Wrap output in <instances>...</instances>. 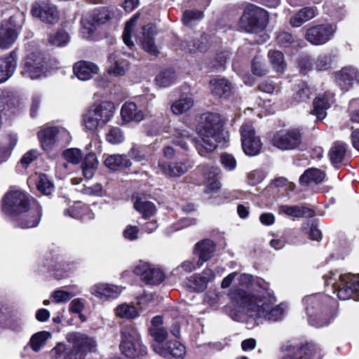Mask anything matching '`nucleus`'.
I'll return each mask as SVG.
<instances>
[{"instance_id": "1", "label": "nucleus", "mask_w": 359, "mask_h": 359, "mask_svg": "<svg viewBox=\"0 0 359 359\" xmlns=\"http://www.w3.org/2000/svg\"><path fill=\"white\" fill-rule=\"evenodd\" d=\"M229 296L257 324L264 320L278 321L284 316L285 304H280L272 308L277 299L269 284L262 279L255 280L250 274L240 275L238 283L231 290Z\"/></svg>"}, {"instance_id": "2", "label": "nucleus", "mask_w": 359, "mask_h": 359, "mask_svg": "<svg viewBox=\"0 0 359 359\" xmlns=\"http://www.w3.org/2000/svg\"><path fill=\"white\" fill-rule=\"evenodd\" d=\"M198 126V139H193L186 131H177L174 143L184 149H188L187 141L193 142L201 156L214 151L218 144H223V121L221 116L215 113H206L201 117Z\"/></svg>"}, {"instance_id": "3", "label": "nucleus", "mask_w": 359, "mask_h": 359, "mask_svg": "<svg viewBox=\"0 0 359 359\" xmlns=\"http://www.w3.org/2000/svg\"><path fill=\"white\" fill-rule=\"evenodd\" d=\"M3 211L7 215H15V226L22 229L36 226L41 217V207L34 203L29 207L26 194L21 190H11L4 198Z\"/></svg>"}, {"instance_id": "4", "label": "nucleus", "mask_w": 359, "mask_h": 359, "mask_svg": "<svg viewBox=\"0 0 359 359\" xmlns=\"http://www.w3.org/2000/svg\"><path fill=\"white\" fill-rule=\"evenodd\" d=\"M309 323L316 327L327 325L336 316L334 301L324 294L308 295L303 299Z\"/></svg>"}, {"instance_id": "5", "label": "nucleus", "mask_w": 359, "mask_h": 359, "mask_svg": "<svg viewBox=\"0 0 359 359\" xmlns=\"http://www.w3.org/2000/svg\"><path fill=\"white\" fill-rule=\"evenodd\" d=\"M324 278L327 285L332 284L333 292L337 293L340 300H359V274L330 272Z\"/></svg>"}, {"instance_id": "6", "label": "nucleus", "mask_w": 359, "mask_h": 359, "mask_svg": "<svg viewBox=\"0 0 359 359\" xmlns=\"http://www.w3.org/2000/svg\"><path fill=\"white\" fill-rule=\"evenodd\" d=\"M116 107L112 102L94 104L83 115L82 123L86 130L95 131L104 127L114 116Z\"/></svg>"}, {"instance_id": "7", "label": "nucleus", "mask_w": 359, "mask_h": 359, "mask_svg": "<svg viewBox=\"0 0 359 359\" xmlns=\"http://www.w3.org/2000/svg\"><path fill=\"white\" fill-rule=\"evenodd\" d=\"M120 350L123 355L131 359L147 354V347L142 344L140 334L133 325L125 326L122 329Z\"/></svg>"}, {"instance_id": "8", "label": "nucleus", "mask_w": 359, "mask_h": 359, "mask_svg": "<svg viewBox=\"0 0 359 359\" xmlns=\"http://www.w3.org/2000/svg\"><path fill=\"white\" fill-rule=\"evenodd\" d=\"M280 359H321L319 347L313 343L296 344L288 341L282 345Z\"/></svg>"}, {"instance_id": "9", "label": "nucleus", "mask_w": 359, "mask_h": 359, "mask_svg": "<svg viewBox=\"0 0 359 359\" xmlns=\"http://www.w3.org/2000/svg\"><path fill=\"white\" fill-rule=\"evenodd\" d=\"M269 20L264 9L255 5H248L241 18V26L247 32H257L264 29Z\"/></svg>"}, {"instance_id": "10", "label": "nucleus", "mask_w": 359, "mask_h": 359, "mask_svg": "<svg viewBox=\"0 0 359 359\" xmlns=\"http://www.w3.org/2000/svg\"><path fill=\"white\" fill-rule=\"evenodd\" d=\"M22 13H18L0 24V48L8 49L16 41L23 21Z\"/></svg>"}, {"instance_id": "11", "label": "nucleus", "mask_w": 359, "mask_h": 359, "mask_svg": "<svg viewBox=\"0 0 359 359\" xmlns=\"http://www.w3.org/2000/svg\"><path fill=\"white\" fill-rule=\"evenodd\" d=\"M337 29V25L332 23L313 26L306 30L305 38L313 45H323L331 40Z\"/></svg>"}, {"instance_id": "12", "label": "nucleus", "mask_w": 359, "mask_h": 359, "mask_svg": "<svg viewBox=\"0 0 359 359\" xmlns=\"http://www.w3.org/2000/svg\"><path fill=\"white\" fill-rule=\"evenodd\" d=\"M41 147L49 151L57 141L68 142L70 140L69 133L64 128H45L38 133Z\"/></svg>"}, {"instance_id": "13", "label": "nucleus", "mask_w": 359, "mask_h": 359, "mask_svg": "<svg viewBox=\"0 0 359 359\" xmlns=\"http://www.w3.org/2000/svg\"><path fill=\"white\" fill-rule=\"evenodd\" d=\"M67 341L72 345V350L76 353L78 359L93 351L97 343L94 338L81 332H72L67 334Z\"/></svg>"}, {"instance_id": "14", "label": "nucleus", "mask_w": 359, "mask_h": 359, "mask_svg": "<svg viewBox=\"0 0 359 359\" xmlns=\"http://www.w3.org/2000/svg\"><path fill=\"white\" fill-rule=\"evenodd\" d=\"M163 318L160 316L154 317L151 320V326L149 329L150 335L154 340L153 344L154 351L158 355H165L168 353L164 349L163 344L166 343L168 333L163 326Z\"/></svg>"}, {"instance_id": "15", "label": "nucleus", "mask_w": 359, "mask_h": 359, "mask_svg": "<svg viewBox=\"0 0 359 359\" xmlns=\"http://www.w3.org/2000/svg\"><path fill=\"white\" fill-rule=\"evenodd\" d=\"M243 151L248 156L257 155L262 149L260 138L255 135L252 126L243 124L240 130Z\"/></svg>"}, {"instance_id": "16", "label": "nucleus", "mask_w": 359, "mask_h": 359, "mask_svg": "<svg viewBox=\"0 0 359 359\" xmlns=\"http://www.w3.org/2000/svg\"><path fill=\"white\" fill-rule=\"evenodd\" d=\"M273 144L282 150H291L298 147L302 142V134L297 128L280 131L273 137Z\"/></svg>"}, {"instance_id": "17", "label": "nucleus", "mask_w": 359, "mask_h": 359, "mask_svg": "<svg viewBox=\"0 0 359 359\" xmlns=\"http://www.w3.org/2000/svg\"><path fill=\"white\" fill-rule=\"evenodd\" d=\"M134 272L141 276L147 284L156 285L164 280L163 272L158 267L148 262H140L135 268Z\"/></svg>"}, {"instance_id": "18", "label": "nucleus", "mask_w": 359, "mask_h": 359, "mask_svg": "<svg viewBox=\"0 0 359 359\" xmlns=\"http://www.w3.org/2000/svg\"><path fill=\"white\" fill-rule=\"evenodd\" d=\"M31 13L34 17L39 18L41 21L48 24L56 23L60 18L58 10L51 4L35 3L32 6Z\"/></svg>"}, {"instance_id": "19", "label": "nucleus", "mask_w": 359, "mask_h": 359, "mask_svg": "<svg viewBox=\"0 0 359 359\" xmlns=\"http://www.w3.org/2000/svg\"><path fill=\"white\" fill-rule=\"evenodd\" d=\"M46 67L43 65V59L39 56L32 55L26 58L23 74L25 76L31 79H36L45 76Z\"/></svg>"}, {"instance_id": "20", "label": "nucleus", "mask_w": 359, "mask_h": 359, "mask_svg": "<svg viewBox=\"0 0 359 359\" xmlns=\"http://www.w3.org/2000/svg\"><path fill=\"white\" fill-rule=\"evenodd\" d=\"M121 116L123 121L126 123H139L151 116L148 111L138 109L136 104L132 102H126L123 104L121 109Z\"/></svg>"}, {"instance_id": "21", "label": "nucleus", "mask_w": 359, "mask_h": 359, "mask_svg": "<svg viewBox=\"0 0 359 359\" xmlns=\"http://www.w3.org/2000/svg\"><path fill=\"white\" fill-rule=\"evenodd\" d=\"M108 62L107 72L111 75L115 76H123L128 69L129 63L119 51L111 53L108 57Z\"/></svg>"}, {"instance_id": "22", "label": "nucleus", "mask_w": 359, "mask_h": 359, "mask_svg": "<svg viewBox=\"0 0 359 359\" xmlns=\"http://www.w3.org/2000/svg\"><path fill=\"white\" fill-rule=\"evenodd\" d=\"M334 95L327 92L320 95L313 101V110L311 114L316 116L319 120L324 119L327 116L326 110L334 103Z\"/></svg>"}, {"instance_id": "23", "label": "nucleus", "mask_w": 359, "mask_h": 359, "mask_svg": "<svg viewBox=\"0 0 359 359\" xmlns=\"http://www.w3.org/2000/svg\"><path fill=\"white\" fill-rule=\"evenodd\" d=\"M91 294L100 299H116L122 292V289L114 285L100 283L93 285Z\"/></svg>"}, {"instance_id": "24", "label": "nucleus", "mask_w": 359, "mask_h": 359, "mask_svg": "<svg viewBox=\"0 0 359 359\" xmlns=\"http://www.w3.org/2000/svg\"><path fill=\"white\" fill-rule=\"evenodd\" d=\"M16 67L15 50L11 52L8 56L0 58V83L7 81L13 74Z\"/></svg>"}, {"instance_id": "25", "label": "nucleus", "mask_w": 359, "mask_h": 359, "mask_svg": "<svg viewBox=\"0 0 359 359\" xmlns=\"http://www.w3.org/2000/svg\"><path fill=\"white\" fill-rule=\"evenodd\" d=\"M355 81L359 83V72L353 67H346L336 74V81L343 89L347 90Z\"/></svg>"}, {"instance_id": "26", "label": "nucleus", "mask_w": 359, "mask_h": 359, "mask_svg": "<svg viewBox=\"0 0 359 359\" xmlns=\"http://www.w3.org/2000/svg\"><path fill=\"white\" fill-rule=\"evenodd\" d=\"M156 33V27L151 24H148L142 28V37L137 36V38H139L142 43L143 49L153 55H156L158 53V48L152 38Z\"/></svg>"}, {"instance_id": "27", "label": "nucleus", "mask_w": 359, "mask_h": 359, "mask_svg": "<svg viewBox=\"0 0 359 359\" xmlns=\"http://www.w3.org/2000/svg\"><path fill=\"white\" fill-rule=\"evenodd\" d=\"M216 245L210 239H204L195 245L194 252L198 257V262L202 265L204 262L210 259L215 252Z\"/></svg>"}, {"instance_id": "28", "label": "nucleus", "mask_w": 359, "mask_h": 359, "mask_svg": "<svg viewBox=\"0 0 359 359\" xmlns=\"http://www.w3.org/2000/svg\"><path fill=\"white\" fill-rule=\"evenodd\" d=\"M98 72V66L91 62L79 61L74 66V74L81 81L90 79Z\"/></svg>"}, {"instance_id": "29", "label": "nucleus", "mask_w": 359, "mask_h": 359, "mask_svg": "<svg viewBox=\"0 0 359 359\" xmlns=\"http://www.w3.org/2000/svg\"><path fill=\"white\" fill-rule=\"evenodd\" d=\"M210 86L212 94L219 97L229 96L233 89L232 83L224 78L211 80Z\"/></svg>"}, {"instance_id": "30", "label": "nucleus", "mask_w": 359, "mask_h": 359, "mask_svg": "<svg viewBox=\"0 0 359 359\" xmlns=\"http://www.w3.org/2000/svg\"><path fill=\"white\" fill-rule=\"evenodd\" d=\"M158 168L163 175L170 177H180L188 170V166L184 163H167L160 161Z\"/></svg>"}, {"instance_id": "31", "label": "nucleus", "mask_w": 359, "mask_h": 359, "mask_svg": "<svg viewBox=\"0 0 359 359\" xmlns=\"http://www.w3.org/2000/svg\"><path fill=\"white\" fill-rule=\"evenodd\" d=\"M278 212L280 214H285L287 216L294 217H311L315 215L313 210L305 206L299 205H280L278 207Z\"/></svg>"}, {"instance_id": "32", "label": "nucleus", "mask_w": 359, "mask_h": 359, "mask_svg": "<svg viewBox=\"0 0 359 359\" xmlns=\"http://www.w3.org/2000/svg\"><path fill=\"white\" fill-rule=\"evenodd\" d=\"M65 216H69L74 219H93V213L89 207L81 202H76L74 205L64 211Z\"/></svg>"}, {"instance_id": "33", "label": "nucleus", "mask_w": 359, "mask_h": 359, "mask_svg": "<svg viewBox=\"0 0 359 359\" xmlns=\"http://www.w3.org/2000/svg\"><path fill=\"white\" fill-rule=\"evenodd\" d=\"M325 177V173L320 169L311 168L306 170L299 177L301 185H309L311 184H320Z\"/></svg>"}, {"instance_id": "34", "label": "nucleus", "mask_w": 359, "mask_h": 359, "mask_svg": "<svg viewBox=\"0 0 359 359\" xmlns=\"http://www.w3.org/2000/svg\"><path fill=\"white\" fill-rule=\"evenodd\" d=\"M316 15V10L313 8L304 7L290 18V25L293 27H299L304 22L313 19Z\"/></svg>"}, {"instance_id": "35", "label": "nucleus", "mask_w": 359, "mask_h": 359, "mask_svg": "<svg viewBox=\"0 0 359 359\" xmlns=\"http://www.w3.org/2000/svg\"><path fill=\"white\" fill-rule=\"evenodd\" d=\"M164 349H166L168 353L165 355H160L163 357L172 356L177 359H183L186 355V348L180 341H168L163 344Z\"/></svg>"}, {"instance_id": "36", "label": "nucleus", "mask_w": 359, "mask_h": 359, "mask_svg": "<svg viewBox=\"0 0 359 359\" xmlns=\"http://www.w3.org/2000/svg\"><path fill=\"white\" fill-rule=\"evenodd\" d=\"M346 153V145L341 142L333 144L329 151V157L332 165L338 167L344 159Z\"/></svg>"}, {"instance_id": "37", "label": "nucleus", "mask_w": 359, "mask_h": 359, "mask_svg": "<svg viewBox=\"0 0 359 359\" xmlns=\"http://www.w3.org/2000/svg\"><path fill=\"white\" fill-rule=\"evenodd\" d=\"M105 165L113 170L125 168L131 165L130 161L125 155L114 154L108 156L104 161Z\"/></svg>"}, {"instance_id": "38", "label": "nucleus", "mask_w": 359, "mask_h": 359, "mask_svg": "<svg viewBox=\"0 0 359 359\" xmlns=\"http://www.w3.org/2000/svg\"><path fill=\"white\" fill-rule=\"evenodd\" d=\"M98 161L94 154H88L84 158L82 164L83 175L85 178L91 179L97 168Z\"/></svg>"}, {"instance_id": "39", "label": "nucleus", "mask_w": 359, "mask_h": 359, "mask_svg": "<svg viewBox=\"0 0 359 359\" xmlns=\"http://www.w3.org/2000/svg\"><path fill=\"white\" fill-rule=\"evenodd\" d=\"M52 359H78L72 348L68 349L65 344L58 343L50 352Z\"/></svg>"}, {"instance_id": "40", "label": "nucleus", "mask_w": 359, "mask_h": 359, "mask_svg": "<svg viewBox=\"0 0 359 359\" xmlns=\"http://www.w3.org/2000/svg\"><path fill=\"white\" fill-rule=\"evenodd\" d=\"M193 105L194 100L191 97H182L172 104L171 111L174 114H182L188 111Z\"/></svg>"}, {"instance_id": "41", "label": "nucleus", "mask_w": 359, "mask_h": 359, "mask_svg": "<svg viewBox=\"0 0 359 359\" xmlns=\"http://www.w3.org/2000/svg\"><path fill=\"white\" fill-rule=\"evenodd\" d=\"M268 57L273 69L278 73H283L286 66L283 54L279 50H270Z\"/></svg>"}, {"instance_id": "42", "label": "nucleus", "mask_w": 359, "mask_h": 359, "mask_svg": "<svg viewBox=\"0 0 359 359\" xmlns=\"http://www.w3.org/2000/svg\"><path fill=\"white\" fill-rule=\"evenodd\" d=\"M176 79L175 72L171 69L161 72L156 77L155 82L160 87H168L172 85Z\"/></svg>"}, {"instance_id": "43", "label": "nucleus", "mask_w": 359, "mask_h": 359, "mask_svg": "<svg viewBox=\"0 0 359 359\" xmlns=\"http://www.w3.org/2000/svg\"><path fill=\"white\" fill-rule=\"evenodd\" d=\"M135 209L142 214L144 218L152 216L155 211V205L153 203L147 201L137 198L134 203Z\"/></svg>"}, {"instance_id": "44", "label": "nucleus", "mask_w": 359, "mask_h": 359, "mask_svg": "<svg viewBox=\"0 0 359 359\" xmlns=\"http://www.w3.org/2000/svg\"><path fill=\"white\" fill-rule=\"evenodd\" d=\"M116 316L121 318H135L138 316L137 309L128 304H121L115 309Z\"/></svg>"}, {"instance_id": "45", "label": "nucleus", "mask_w": 359, "mask_h": 359, "mask_svg": "<svg viewBox=\"0 0 359 359\" xmlns=\"http://www.w3.org/2000/svg\"><path fill=\"white\" fill-rule=\"evenodd\" d=\"M50 337V334L46 331H41L35 333L30 339L29 344L32 349L34 351H39L46 344V341Z\"/></svg>"}, {"instance_id": "46", "label": "nucleus", "mask_w": 359, "mask_h": 359, "mask_svg": "<svg viewBox=\"0 0 359 359\" xmlns=\"http://www.w3.org/2000/svg\"><path fill=\"white\" fill-rule=\"evenodd\" d=\"M18 138L16 135H8V143H0V163L5 162L10 156L11 151L17 144Z\"/></svg>"}, {"instance_id": "47", "label": "nucleus", "mask_w": 359, "mask_h": 359, "mask_svg": "<svg viewBox=\"0 0 359 359\" xmlns=\"http://www.w3.org/2000/svg\"><path fill=\"white\" fill-rule=\"evenodd\" d=\"M48 42L53 46H65L69 42V36L65 31L60 29L54 34H50Z\"/></svg>"}, {"instance_id": "48", "label": "nucleus", "mask_w": 359, "mask_h": 359, "mask_svg": "<svg viewBox=\"0 0 359 359\" xmlns=\"http://www.w3.org/2000/svg\"><path fill=\"white\" fill-rule=\"evenodd\" d=\"M186 285L194 292H202L206 287L205 280L198 274L194 275L187 280Z\"/></svg>"}, {"instance_id": "49", "label": "nucleus", "mask_w": 359, "mask_h": 359, "mask_svg": "<svg viewBox=\"0 0 359 359\" xmlns=\"http://www.w3.org/2000/svg\"><path fill=\"white\" fill-rule=\"evenodd\" d=\"M36 187L41 194L50 195L53 190V184L47 175L41 174L37 180Z\"/></svg>"}, {"instance_id": "50", "label": "nucleus", "mask_w": 359, "mask_h": 359, "mask_svg": "<svg viewBox=\"0 0 359 359\" xmlns=\"http://www.w3.org/2000/svg\"><path fill=\"white\" fill-rule=\"evenodd\" d=\"M139 15H135L126 24V27L123 33V40L126 46L131 47L133 46V41L130 40L132 32L135 27V23L137 20Z\"/></svg>"}, {"instance_id": "51", "label": "nucleus", "mask_w": 359, "mask_h": 359, "mask_svg": "<svg viewBox=\"0 0 359 359\" xmlns=\"http://www.w3.org/2000/svg\"><path fill=\"white\" fill-rule=\"evenodd\" d=\"M22 323L20 319L18 318H9L6 319L4 315L0 311V329L8 327L14 331L20 330Z\"/></svg>"}, {"instance_id": "52", "label": "nucleus", "mask_w": 359, "mask_h": 359, "mask_svg": "<svg viewBox=\"0 0 359 359\" xmlns=\"http://www.w3.org/2000/svg\"><path fill=\"white\" fill-rule=\"evenodd\" d=\"M124 138L123 133L118 127L110 128L106 135L107 141L113 144L121 143Z\"/></svg>"}, {"instance_id": "53", "label": "nucleus", "mask_w": 359, "mask_h": 359, "mask_svg": "<svg viewBox=\"0 0 359 359\" xmlns=\"http://www.w3.org/2000/svg\"><path fill=\"white\" fill-rule=\"evenodd\" d=\"M63 156L68 162L73 164H78L81 162L83 154L80 149L71 148L66 149L63 152Z\"/></svg>"}, {"instance_id": "54", "label": "nucleus", "mask_w": 359, "mask_h": 359, "mask_svg": "<svg viewBox=\"0 0 359 359\" xmlns=\"http://www.w3.org/2000/svg\"><path fill=\"white\" fill-rule=\"evenodd\" d=\"M203 13L200 11H186L183 13L182 21L187 26H191L195 21L201 20Z\"/></svg>"}, {"instance_id": "55", "label": "nucleus", "mask_w": 359, "mask_h": 359, "mask_svg": "<svg viewBox=\"0 0 359 359\" xmlns=\"http://www.w3.org/2000/svg\"><path fill=\"white\" fill-rule=\"evenodd\" d=\"M252 72L255 75L262 76L265 75L268 70L264 64L263 60L259 57H255L252 62Z\"/></svg>"}, {"instance_id": "56", "label": "nucleus", "mask_w": 359, "mask_h": 359, "mask_svg": "<svg viewBox=\"0 0 359 359\" xmlns=\"http://www.w3.org/2000/svg\"><path fill=\"white\" fill-rule=\"evenodd\" d=\"M332 59L330 55H319L315 61V69L317 71H325L330 68Z\"/></svg>"}, {"instance_id": "57", "label": "nucleus", "mask_w": 359, "mask_h": 359, "mask_svg": "<svg viewBox=\"0 0 359 359\" xmlns=\"http://www.w3.org/2000/svg\"><path fill=\"white\" fill-rule=\"evenodd\" d=\"M310 88L304 83H302L299 90L294 95V100L297 102H305L310 98Z\"/></svg>"}, {"instance_id": "58", "label": "nucleus", "mask_w": 359, "mask_h": 359, "mask_svg": "<svg viewBox=\"0 0 359 359\" xmlns=\"http://www.w3.org/2000/svg\"><path fill=\"white\" fill-rule=\"evenodd\" d=\"M359 98L352 100L348 106L350 119L352 122L359 123Z\"/></svg>"}, {"instance_id": "59", "label": "nucleus", "mask_w": 359, "mask_h": 359, "mask_svg": "<svg viewBox=\"0 0 359 359\" xmlns=\"http://www.w3.org/2000/svg\"><path fill=\"white\" fill-rule=\"evenodd\" d=\"M220 161L224 168L228 170H233L236 168V161L231 154H222Z\"/></svg>"}, {"instance_id": "60", "label": "nucleus", "mask_w": 359, "mask_h": 359, "mask_svg": "<svg viewBox=\"0 0 359 359\" xmlns=\"http://www.w3.org/2000/svg\"><path fill=\"white\" fill-rule=\"evenodd\" d=\"M144 147L134 146L128 152V156L136 161H142L146 160V154L144 153Z\"/></svg>"}, {"instance_id": "61", "label": "nucleus", "mask_w": 359, "mask_h": 359, "mask_svg": "<svg viewBox=\"0 0 359 359\" xmlns=\"http://www.w3.org/2000/svg\"><path fill=\"white\" fill-rule=\"evenodd\" d=\"M39 156V152L36 149H32L27 151L22 157L20 163L23 167L27 168L33 161L37 158Z\"/></svg>"}, {"instance_id": "62", "label": "nucleus", "mask_w": 359, "mask_h": 359, "mask_svg": "<svg viewBox=\"0 0 359 359\" xmlns=\"http://www.w3.org/2000/svg\"><path fill=\"white\" fill-rule=\"evenodd\" d=\"M276 40L280 46L287 47L293 42V37L288 32H281L276 36Z\"/></svg>"}, {"instance_id": "63", "label": "nucleus", "mask_w": 359, "mask_h": 359, "mask_svg": "<svg viewBox=\"0 0 359 359\" xmlns=\"http://www.w3.org/2000/svg\"><path fill=\"white\" fill-rule=\"evenodd\" d=\"M139 229L136 226L128 225L123 232L124 238L129 241H134L137 238Z\"/></svg>"}, {"instance_id": "64", "label": "nucleus", "mask_w": 359, "mask_h": 359, "mask_svg": "<svg viewBox=\"0 0 359 359\" xmlns=\"http://www.w3.org/2000/svg\"><path fill=\"white\" fill-rule=\"evenodd\" d=\"M264 177L263 172L260 170H255L250 172L248 175V183L255 185L261 182Z\"/></svg>"}]
</instances>
